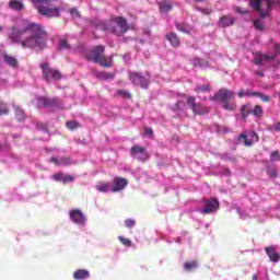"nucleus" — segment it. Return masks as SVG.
I'll use <instances>...</instances> for the list:
<instances>
[{
	"label": "nucleus",
	"instance_id": "obj_25",
	"mask_svg": "<svg viewBox=\"0 0 280 280\" xmlns=\"http://www.w3.org/2000/svg\"><path fill=\"white\" fill-rule=\"evenodd\" d=\"M97 191H101V194H107V191H112L113 188H110V183L108 182H100L96 185Z\"/></svg>",
	"mask_w": 280,
	"mask_h": 280
},
{
	"label": "nucleus",
	"instance_id": "obj_21",
	"mask_svg": "<svg viewBox=\"0 0 280 280\" xmlns=\"http://www.w3.org/2000/svg\"><path fill=\"white\" fill-rule=\"evenodd\" d=\"M3 61L9 65L11 69H19V59L12 55L4 54Z\"/></svg>",
	"mask_w": 280,
	"mask_h": 280
},
{
	"label": "nucleus",
	"instance_id": "obj_30",
	"mask_svg": "<svg viewBox=\"0 0 280 280\" xmlns=\"http://www.w3.org/2000/svg\"><path fill=\"white\" fill-rule=\"evenodd\" d=\"M248 115H252V106L250 104H245L241 107V116L243 117V119H246Z\"/></svg>",
	"mask_w": 280,
	"mask_h": 280
},
{
	"label": "nucleus",
	"instance_id": "obj_19",
	"mask_svg": "<svg viewBox=\"0 0 280 280\" xmlns=\"http://www.w3.org/2000/svg\"><path fill=\"white\" fill-rule=\"evenodd\" d=\"M50 163H54V165H62L63 167H69V165H73V160L69 156H62L60 159L52 156L50 158Z\"/></svg>",
	"mask_w": 280,
	"mask_h": 280
},
{
	"label": "nucleus",
	"instance_id": "obj_4",
	"mask_svg": "<svg viewBox=\"0 0 280 280\" xmlns=\"http://www.w3.org/2000/svg\"><path fill=\"white\" fill-rule=\"evenodd\" d=\"M277 3H279L277 0H249L250 8L259 14L260 19H267Z\"/></svg>",
	"mask_w": 280,
	"mask_h": 280
},
{
	"label": "nucleus",
	"instance_id": "obj_52",
	"mask_svg": "<svg viewBox=\"0 0 280 280\" xmlns=\"http://www.w3.org/2000/svg\"><path fill=\"white\" fill-rule=\"evenodd\" d=\"M255 73H256V75H258L259 78H264V77H265L264 72L260 71V70L256 71Z\"/></svg>",
	"mask_w": 280,
	"mask_h": 280
},
{
	"label": "nucleus",
	"instance_id": "obj_7",
	"mask_svg": "<svg viewBox=\"0 0 280 280\" xmlns=\"http://www.w3.org/2000/svg\"><path fill=\"white\" fill-rule=\"evenodd\" d=\"M128 78L133 86H140V89H148L150 86V73L143 75L141 72H129Z\"/></svg>",
	"mask_w": 280,
	"mask_h": 280
},
{
	"label": "nucleus",
	"instance_id": "obj_45",
	"mask_svg": "<svg viewBox=\"0 0 280 280\" xmlns=\"http://www.w3.org/2000/svg\"><path fill=\"white\" fill-rule=\"evenodd\" d=\"M36 128L37 130H43L44 132H47L48 126L47 122H37Z\"/></svg>",
	"mask_w": 280,
	"mask_h": 280
},
{
	"label": "nucleus",
	"instance_id": "obj_18",
	"mask_svg": "<svg viewBox=\"0 0 280 280\" xmlns=\"http://www.w3.org/2000/svg\"><path fill=\"white\" fill-rule=\"evenodd\" d=\"M52 178L57 183H63V185H67L68 183H73V180H75V177H73V175L65 174L61 172L54 174Z\"/></svg>",
	"mask_w": 280,
	"mask_h": 280
},
{
	"label": "nucleus",
	"instance_id": "obj_24",
	"mask_svg": "<svg viewBox=\"0 0 280 280\" xmlns=\"http://www.w3.org/2000/svg\"><path fill=\"white\" fill-rule=\"evenodd\" d=\"M89 277H91V272H89V270H85V269H78L73 273V279L75 280H84V279H89Z\"/></svg>",
	"mask_w": 280,
	"mask_h": 280
},
{
	"label": "nucleus",
	"instance_id": "obj_42",
	"mask_svg": "<svg viewBox=\"0 0 280 280\" xmlns=\"http://www.w3.org/2000/svg\"><path fill=\"white\" fill-rule=\"evenodd\" d=\"M70 15L72 16V19H80V16H82L80 14V11H78V8H72L69 9Z\"/></svg>",
	"mask_w": 280,
	"mask_h": 280
},
{
	"label": "nucleus",
	"instance_id": "obj_26",
	"mask_svg": "<svg viewBox=\"0 0 280 280\" xmlns=\"http://www.w3.org/2000/svg\"><path fill=\"white\" fill-rule=\"evenodd\" d=\"M195 93H197V95H202V93H211V85L210 84H205V85L197 84L195 86Z\"/></svg>",
	"mask_w": 280,
	"mask_h": 280
},
{
	"label": "nucleus",
	"instance_id": "obj_31",
	"mask_svg": "<svg viewBox=\"0 0 280 280\" xmlns=\"http://www.w3.org/2000/svg\"><path fill=\"white\" fill-rule=\"evenodd\" d=\"M252 115L254 117H257L258 119L261 118V116L264 115V108L259 105L252 107Z\"/></svg>",
	"mask_w": 280,
	"mask_h": 280
},
{
	"label": "nucleus",
	"instance_id": "obj_5",
	"mask_svg": "<svg viewBox=\"0 0 280 280\" xmlns=\"http://www.w3.org/2000/svg\"><path fill=\"white\" fill-rule=\"evenodd\" d=\"M100 25L102 27H108V32H110V34H115L116 36H124V34L128 32V22L121 16L115 18L109 23L101 22Z\"/></svg>",
	"mask_w": 280,
	"mask_h": 280
},
{
	"label": "nucleus",
	"instance_id": "obj_35",
	"mask_svg": "<svg viewBox=\"0 0 280 280\" xmlns=\"http://www.w3.org/2000/svg\"><path fill=\"white\" fill-rule=\"evenodd\" d=\"M257 92H253L250 90L244 91V90H240L238 92V97H255Z\"/></svg>",
	"mask_w": 280,
	"mask_h": 280
},
{
	"label": "nucleus",
	"instance_id": "obj_3",
	"mask_svg": "<svg viewBox=\"0 0 280 280\" xmlns=\"http://www.w3.org/2000/svg\"><path fill=\"white\" fill-rule=\"evenodd\" d=\"M231 100H235V92L229 89H220L213 96L210 97V102H221L224 110H235L237 105Z\"/></svg>",
	"mask_w": 280,
	"mask_h": 280
},
{
	"label": "nucleus",
	"instance_id": "obj_44",
	"mask_svg": "<svg viewBox=\"0 0 280 280\" xmlns=\"http://www.w3.org/2000/svg\"><path fill=\"white\" fill-rule=\"evenodd\" d=\"M144 135L151 139H154V130L150 127H144Z\"/></svg>",
	"mask_w": 280,
	"mask_h": 280
},
{
	"label": "nucleus",
	"instance_id": "obj_56",
	"mask_svg": "<svg viewBox=\"0 0 280 280\" xmlns=\"http://www.w3.org/2000/svg\"><path fill=\"white\" fill-rule=\"evenodd\" d=\"M197 3H200V2H202V1H205V0H195Z\"/></svg>",
	"mask_w": 280,
	"mask_h": 280
},
{
	"label": "nucleus",
	"instance_id": "obj_43",
	"mask_svg": "<svg viewBox=\"0 0 280 280\" xmlns=\"http://www.w3.org/2000/svg\"><path fill=\"white\" fill-rule=\"evenodd\" d=\"M255 97H260L261 102H270V96L262 94L261 92H256Z\"/></svg>",
	"mask_w": 280,
	"mask_h": 280
},
{
	"label": "nucleus",
	"instance_id": "obj_49",
	"mask_svg": "<svg viewBox=\"0 0 280 280\" xmlns=\"http://www.w3.org/2000/svg\"><path fill=\"white\" fill-rule=\"evenodd\" d=\"M270 159H271V161H280V153H279V151L271 152Z\"/></svg>",
	"mask_w": 280,
	"mask_h": 280
},
{
	"label": "nucleus",
	"instance_id": "obj_2",
	"mask_svg": "<svg viewBox=\"0 0 280 280\" xmlns=\"http://www.w3.org/2000/svg\"><path fill=\"white\" fill-rule=\"evenodd\" d=\"M56 1L58 0H31L37 12L42 16H46L47 19L60 18V11L62 10V8L49 7Z\"/></svg>",
	"mask_w": 280,
	"mask_h": 280
},
{
	"label": "nucleus",
	"instance_id": "obj_54",
	"mask_svg": "<svg viewBox=\"0 0 280 280\" xmlns=\"http://www.w3.org/2000/svg\"><path fill=\"white\" fill-rule=\"evenodd\" d=\"M180 104H183V101H177V103L175 104L176 108H180Z\"/></svg>",
	"mask_w": 280,
	"mask_h": 280
},
{
	"label": "nucleus",
	"instance_id": "obj_33",
	"mask_svg": "<svg viewBox=\"0 0 280 280\" xmlns=\"http://www.w3.org/2000/svg\"><path fill=\"white\" fill-rule=\"evenodd\" d=\"M184 268L187 272H191V270H196V268H198V261L194 260L190 262H185Z\"/></svg>",
	"mask_w": 280,
	"mask_h": 280
},
{
	"label": "nucleus",
	"instance_id": "obj_50",
	"mask_svg": "<svg viewBox=\"0 0 280 280\" xmlns=\"http://www.w3.org/2000/svg\"><path fill=\"white\" fill-rule=\"evenodd\" d=\"M273 49H275L273 56H276V57L279 56L280 55V44H275Z\"/></svg>",
	"mask_w": 280,
	"mask_h": 280
},
{
	"label": "nucleus",
	"instance_id": "obj_58",
	"mask_svg": "<svg viewBox=\"0 0 280 280\" xmlns=\"http://www.w3.org/2000/svg\"><path fill=\"white\" fill-rule=\"evenodd\" d=\"M253 280H257V276H254V277H253Z\"/></svg>",
	"mask_w": 280,
	"mask_h": 280
},
{
	"label": "nucleus",
	"instance_id": "obj_40",
	"mask_svg": "<svg viewBox=\"0 0 280 280\" xmlns=\"http://www.w3.org/2000/svg\"><path fill=\"white\" fill-rule=\"evenodd\" d=\"M59 49H71V45L67 39H60L59 40Z\"/></svg>",
	"mask_w": 280,
	"mask_h": 280
},
{
	"label": "nucleus",
	"instance_id": "obj_9",
	"mask_svg": "<svg viewBox=\"0 0 280 280\" xmlns=\"http://www.w3.org/2000/svg\"><path fill=\"white\" fill-rule=\"evenodd\" d=\"M104 51H106V47L103 45L94 46L85 54V60L97 65L104 57Z\"/></svg>",
	"mask_w": 280,
	"mask_h": 280
},
{
	"label": "nucleus",
	"instance_id": "obj_17",
	"mask_svg": "<svg viewBox=\"0 0 280 280\" xmlns=\"http://www.w3.org/2000/svg\"><path fill=\"white\" fill-rule=\"evenodd\" d=\"M38 102L39 104H42V106H44V108H49L51 106H58L60 105V100L58 97H46V96H40L38 97Z\"/></svg>",
	"mask_w": 280,
	"mask_h": 280
},
{
	"label": "nucleus",
	"instance_id": "obj_28",
	"mask_svg": "<svg viewBox=\"0 0 280 280\" xmlns=\"http://www.w3.org/2000/svg\"><path fill=\"white\" fill-rule=\"evenodd\" d=\"M9 5L12 10H16L18 12H21V10H23L24 8L23 1L21 0H11L9 2Z\"/></svg>",
	"mask_w": 280,
	"mask_h": 280
},
{
	"label": "nucleus",
	"instance_id": "obj_51",
	"mask_svg": "<svg viewBox=\"0 0 280 280\" xmlns=\"http://www.w3.org/2000/svg\"><path fill=\"white\" fill-rule=\"evenodd\" d=\"M273 130H276V132H280V121H278V122L273 126Z\"/></svg>",
	"mask_w": 280,
	"mask_h": 280
},
{
	"label": "nucleus",
	"instance_id": "obj_53",
	"mask_svg": "<svg viewBox=\"0 0 280 280\" xmlns=\"http://www.w3.org/2000/svg\"><path fill=\"white\" fill-rule=\"evenodd\" d=\"M201 12H203V14H211V10L209 9L202 10Z\"/></svg>",
	"mask_w": 280,
	"mask_h": 280
},
{
	"label": "nucleus",
	"instance_id": "obj_59",
	"mask_svg": "<svg viewBox=\"0 0 280 280\" xmlns=\"http://www.w3.org/2000/svg\"><path fill=\"white\" fill-rule=\"evenodd\" d=\"M278 97H279V100H280V92H279V94H278Z\"/></svg>",
	"mask_w": 280,
	"mask_h": 280
},
{
	"label": "nucleus",
	"instance_id": "obj_11",
	"mask_svg": "<svg viewBox=\"0 0 280 280\" xmlns=\"http://www.w3.org/2000/svg\"><path fill=\"white\" fill-rule=\"evenodd\" d=\"M69 218L71 222H73L74 224H79L80 226L86 224V215L80 209H72L69 212Z\"/></svg>",
	"mask_w": 280,
	"mask_h": 280
},
{
	"label": "nucleus",
	"instance_id": "obj_23",
	"mask_svg": "<svg viewBox=\"0 0 280 280\" xmlns=\"http://www.w3.org/2000/svg\"><path fill=\"white\" fill-rule=\"evenodd\" d=\"M173 8V4L170 0H163L162 2L159 3V10L161 14H167V12H171Z\"/></svg>",
	"mask_w": 280,
	"mask_h": 280
},
{
	"label": "nucleus",
	"instance_id": "obj_37",
	"mask_svg": "<svg viewBox=\"0 0 280 280\" xmlns=\"http://www.w3.org/2000/svg\"><path fill=\"white\" fill-rule=\"evenodd\" d=\"M66 126L68 130H75V128H80V124L75 120H70L66 122Z\"/></svg>",
	"mask_w": 280,
	"mask_h": 280
},
{
	"label": "nucleus",
	"instance_id": "obj_34",
	"mask_svg": "<svg viewBox=\"0 0 280 280\" xmlns=\"http://www.w3.org/2000/svg\"><path fill=\"white\" fill-rule=\"evenodd\" d=\"M100 80H115V73L113 72H100Z\"/></svg>",
	"mask_w": 280,
	"mask_h": 280
},
{
	"label": "nucleus",
	"instance_id": "obj_12",
	"mask_svg": "<svg viewBox=\"0 0 280 280\" xmlns=\"http://www.w3.org/2000/svg\"><path fill=\"white\" fill-rule=\"evenodd\" d=\"M220 209V201L215 197H211L209 200L205 201V208L201 213L209 214L218 211Z\"/></svg>",
	"mask_w": 280,
	"mask_h": 280
},
{
	"label": "nucleus",
	"instance_id": "obj_39",
	"mask_svg": "<svg viewBox=\"0 0 280 280\" xmlns=\"http://www.w3.org/2000/svg\"><path fill=\"white\" fill-rule=\"evenodd\" d=\"M9 113L10 109L8 108V105L0 101V115H9Z\"/></svg>",
	"mask_w": 280,
	"mask_h": 280
},
{
	"label": "nucleus",
	"instance_id": "obj_8",
	"mask_svg": "<svg viewBox=\"0 0 280 280\" xmlns=\"http://www.w3.org/2000/svg\"><path fill=\"white\" fill-rule=\"evenodd\" d=\"M186 104L191 108L194 115L202 117V115H209V113H211V108L202 105V103L196 102V96H188Z\"/></svg>",
	"mask_w": 280,
	"mask_h": 280
},
{
	"label": "nucleus",
	"instance_id": "obj_32",
	"mask_svg": "<svg viewBox=\"0 0 280 280\" xmlns=\"http://www.w3.org/2000/svg\"><path fill=\"white\" fill-rule=\"evenodd\" d=\"M18 121H25V112L21 107H14Z\"/></svg>",
	"mask_w": 280,
	"mask_h": 280
},
{
	"label": "nucleus",
	"instance_id": "obj_27",
	"mask_svg": "<svg viewBox=\"0 0 280 280\" xmlns=\"http://www.w3.org/2000/svg\"><path fill=\"white\" fill-rule=\"evenodd\" d=\"M97 65H101V67H104L105 69H110V67H113V57H106L103 55Z\"/></svg>",
	"mask_w": 280,
	"mask_h": 280
},
{
	"label": "nucleus",
	"instance_id": "obj_41",
	"mask_svg": "<svg viewBox=\"0 0 280 280\" xmlns=\"http://www.w3.org/2000/svg\"><path fill=\"white\" fill-rule=\"evenodd\" d=\"M253 25L254 27H256L257 30H259L260 32L264 30L265 25L264 22H261V20L257 19L253 21Z\"/></svg>",
	"mask_w": 280,
	"mask_h": 280
},
{
	"label": "nucleus",
	"instance_id": "obj_36",
	"mask_svg": "<svg viewBox=\"0 0 280 280\" xmlns=\"http://www.w3.org/2000/svg\"><path fill=\"white\" fill-rule=\"evenodd\" d=\"M118 240L121 243V245L126 246L127 248H130V246H132V241H130V238H126L124 236H118Z\"/></svg>",
	"mask_w": 280,
	"mask_h": 280
},
{
	"label": "nucleus",
	"instance_id": "obj_14",
	"mask_svg": "<svg viewBox=\"0 0 280 280\" xmlns=\"http://www.w3.org/2000/svg\"><path fill=\"white\" fill-rule=\"evenodd\" d=\"M113 187H112V191L114 194H117L119 191H124V189H126V187H128V179L124 178V177H115L113 179Z\"/></svg>",
	"mask_w": 280,
	"mask_h": 280
},
{
	"label": "nucleus",
	"instance_id": "obj_6",
	"mask_svg": "<svg viewBox=\"0 0 280 280\" xmlns=\"http://www.w3.org/2000/svg\"><path fill=\"white\" fill-rule=\"evenodd\" d=\"M40 69L43 78L46 82H58V80H62V72H60L58 69L49 67V63H40Z\"/></svg>",
	"mask_w": 280,
	"mask_h": 280
},
{
	"label": "nucleus",
	"instance_id": "obj_38",
	"mask_svg": "<svg viewBox=\"0 0 280 280\" xmlns=\"http://www.w3.org/2000/svg\"><path fill=\"white\" fill-rule=\"evenodd\" d=\"M117 95H120V97H125V100H130L132 97V94L126 90H117Z\"/></svg>",
	"mask_w": 280,
	"mask_h": 280
},
{
	"label": "nucleus",
	"instance_id": "obj_1",
	"mask_svg": "<svg viewBox=\"0 0 280 280\" xmlns=\"http://www.w3.org/2000/svg\"><path fill=\"white\" fill-rule=\"evenodd\" d=\"M8 38L10 43L20 45L22 49L43 51L47 49L49 34L42 24L19 20L9 28Z\"/></svg>",
	"mask_w": 280,
	"mask_h": 280
},
{
	"label": "nucleus",
	"instance_id": "obj_15",
	"mask_svg": "<svg viewBox=\"0 0 280 280\" xmlns=\"http://www.w3.org/2000/svg\"><path fill=\"white\" fill-rule=\"evenodd\" d=\"M238 139H242L244 141V145L250 147L253 143H257L259 141V136L255 131H252L246 136L245 133H241Z\"/></svg>",
	"mask_w": 280,
	"mask_h": 280
},
{
	"label": "nucleus",
	"instance_id": "obj_20",
	"mask_svg": "<svg viewBox=\"0 0 280 280\" xmlns=\"http://www.w3.org/2000/svg\"><path fill=\"white\" fill-rule=\"evenodd\" d=\"M231 25H235V19L232 15H222L219 19V27H231Z\"/></svg>",
	"mask_w": 280,
	"mask_h": 280
},
{
	"label": "nucleus",
	"instance_id": "obj_55",
	"mask_svg": "<svg viewBox=\"0 0 280 280\" xmlns=\"http://www.w3.org/2000/svg\"><path fill=\"white\" fill-rule=\"evenodd\" d=\"M198 98L203 100V102H207V97H202V96L198 95Z\"/></svg>",
	"mask_w": 280,
	"mask_h": 280
},
{
	"label": "nucleus",
	"instance_id": "obj_16",
	"mask_svg": "<svg viewBox=\"0 0 280 280\" xmlns=\"http://www.w3.org/2000/svg\"><path fill=\"white\" fill-rule=\"evenodd\" d=\"M265 253L273 264H279L280 255L275 245L265 247Z\"/></svg>",
	"mask_w": 280,
	"mask_h": 280
},
{
	"label": "nucleus",
	"instance_id": "obj_48",
	"mask_svg": "<svg viewBox=\"0 0 280 280\" xmlns=\"http://www.w3.org/2000/svg\"><path fill=\"white\" fill-rule=\"evenodd\" d=\"M234 11H235L237 14H243V15L248 14V10H247V9H244V8H242V7H236V8L234 9Z\"/></svg>",
	"mask_w": 280,
	"mask_h": 280
},
{
	"label": "nucleus",
	"instance_id": "obj_47",
	"mask_svg": "<svg viewBox=\"0 0 280 280\" xmlns=\"http://www.w3.org/2000/svg\"><path fill=\"white\" fill-rule=\"evenodd\" d=\"M136 224L137 222L135 221V219L125 220V225L127 226V229H132Z\"/></svg>",
	"mask_w": 280,
	"mask_h": 280
},
{
	"label": "nucleus",
	"instance_id": "obj_22",
	"mask_svg": "<svg viewBox=\"0 0 280 280\" xmlns=\"http://www.w3.org/2000/svg\"><path fill=\"white\" fill-rule=\"evenodd\" d=\"M165 38L173 47H180V39L178 38V35H176V33H168L166 34Z\"/></svg>",
	"mask_w": 280,
	"mask_h": 280
},
{
	"label": "nucleus",
	"instance_id": "obj_57",
	"mask_svg": "<svg viewBox=\"0 0 280 280\" xmlns=\"http://www.w3.org/2000/svg\"><path fill=\"white\" fill-rule=\"evenodd\" d=\"M0 32H3V26L0 25Z\"/></svg>",
	"mask_w": 280,
	"mask_h": 280
},
{
	"label": "nucleus",
	"instance_id": "obj_29",
	"mask_svg": "<svg viewBox=\"0 0 280 280\" xmlns=\"http://www.w3.org/2000/svg\"><path fill=\"white\" fill-rule=\"evenodd\" d=\"M175 27L178 32H183L184 34H189V24L185 22H175Z\"/></svg>",
	"mask_w": 280,
	"mask_h": 280
},
{
	"label": "nucleus",
	"instance_id": "obj_13",
	"mask_svg": "<svg viewBox=\"0 0 280 280\" xmlns=\"http://www.w3.org/2000/svg\"><path fill=\"white\" fill-rule=\"evenodd\" d=\"M275 58H277V56L262 54V52L258 51V52L254 54V61L253 62L257 67H261V65H264V62H270V61L275 60Z\"/></svg>",
	"mask_w": 280,
	"mask_h": 280
},
{
	"label": "nucleus",
	"instance_id": "obj_46",
	"mask_svg": "<svg viewBox=\"0 0 280 280\" xmlns=\"http://www.w3.org/2000/svg\"><path fill=\"white\" fill-rule=\"evenodd\" d=\"M267 174L270 176V178H277V176H278L277 170H275L273 167H268Z\"/></svg>",
	"mask_w": 280,
	"mask_h": 280
},
{
	"label": "nucleus",
	"instance_id": "obj_10",
	"mask_svg": "<svg viewBox=\"0 0 280 280\" xmlns=\"http://www.w3.org/2000/svg\"><path fill=\"white\" fill-rule=\"evenodd\" d=\"M130 156L140 163H145V161L150 160V153H148V150L139 144L131 147Z\"/></svg>",
	"mask_w": 280,
	"mask_h": 280
}]
</instances>
